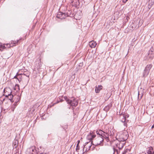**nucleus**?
Returning <instances> with one entry per match:
<instances>
[{
	"label": "nucleus",
	"instance_id": "f257e3e1",
	"mask_svg": "<svg viewBox=\"0 0 154 154\" xmlns=\"http://www.w3.org/2000/svg\"><path fill=\"white\" fill-rule=\"evenodd\" d=\"M128 137V132H120L117 133L116 135V140L119 141L123 142L127 140Z\"/></svg>",
	"mask_w": 154,
	"mask_h": 154
},
{
	"label": "nucleus",
	"instance_id": "f03ea898",
	"mask_svg": "<svg viewBox=\"0 0 154 154\" xmlns=\"http://www.w3.org/2000/svg\"><path fill=\"white\" fill-rule=\"evenodd\" d=\"M64 98L66 100L68 103L71 105L73 108L75 107L78 104V100L77 99L72 98L71 100H69L67 99V97H64Z\"/></svg>",
	"mask_w": 154,
	"mask_h": 154
},
{
	"label": "nucleus",
	"instance_id": "7ed1b4c3",
	"mask_svg": "<svg viewBox=\"0 0 154 154\" xmlns=\"http://www.w3.org/2000/svg\"><path fill=\"white\" fill-rule=\"evenodd\" d=\"M103 141V138L100 136L98 137L94 140H92L91 143H92L93 145L96 146L100 145Z\"/></svg>",
	"mask_w": 154,
	"mask_h": 154
},
{
	"label": "nucleus",
	"instance_id": "20e7f679",
	"mask_svg": "<svg viewBox=\"0 0 154 154\" xmlns=\"http://www.w3.org/2000/svg\"><path fill=\"white\" fill-rule=\"evenodd\" d=\"M154 57V45L152 46L148 51L147 56L148 60H152Z\"/></svg>",
	"mask_w": 154,
	"mask_h": 154
},
{
	"label": "nucleus",
	"instance_id": "39448f33",
	"mask_svg": "<svg viewBox=\"0 0 154 154\" xmlns=\"http://www.w3.org/2000/svg\"><path fill=\"white\" fill-rule=\"evenodd\" d=\"M35 146H32L28 148L26 151L27 154H37Z\"/></svg>",
	"mask_w": 154,
	"mask_h": 154
},
{
	"label": "nucleus",
	"instance_id": "423d86ee",
	"mask_svg": "<svg viewBox=\"0 0 154 154\" xmlns=\"http://www.w3.org/2000/svg\"><path fill=\"white\" fill-rule=\"evenodd\" d=\"M152 66V64L147 65L146 67L143 72V76L146 77L149 74L150 70Z\"/></svg>",
	"mask_w": 154,
	"mask_h": 154
},
{
	"label": "nucleus",
	"instance_id": "0eeeda50",
	"mask_svg": "<svg viewBox=\"0 0 154 154\" xmlns=\"http://www.w3.org/2000/svg\"><path fill=\"white\" fill-rule=\"evenodd\" d=\"M12 93L11 89L9 88H6L4 90V95L7 97Z\"/></svg>",
	"mask_w": 154,
	"mask_h": 154
},
{
	"label": "nucleus",
	"instance_id": "6e6552de",
	"mask_svg": "<svg viewBox=\"0 0 154 154\" xmlns=\"http://www.w3.org/2000/svg\"><path fill=\"white\" fill-rule=\"evenodd\" d=\"M95 137L96 135L94 132L92 131L90 132V134L87 135V139L89 140L90 141L91 140H93V138Z\"/></svg>",
	"mask_w": 154,
	"mask_h": 154
},
{
	"label": "nucleus",
	"instance_id": "1a4fd4ad",
	"mask_svg": "<svg viewBox=\"0 0 154 154\" xmlns=\"http://www.w3.org/2000/svg\"><path fill=\"white\" fill-rule=\"evenodd\" d=\"M144 92V89H143L141 88L138 91V99L140 100L143 95V94Z\"/></svg>",
	"mask_w": 154,
	"mask_h": 154
},
{
	"label": "nucleus",
	"instance_id": "9d476101",
	"mask_svg": "<svg viewBox=\"0 0 154 154\" xmlns=\"http://www.w3.org/2000/svg\"><path fill=\"white\" fill-rule=\"evenodd\" d=\"M11 44L8 43L3 45L1 43H0V51H2V50L6 48L11 47Z\"/></svg>",
	"mask_w": 154,
	"mask_h": 154
},
{
	"label": "nucleus",
	"instance_id": "9b49d317",
	"mask_svg": "<svg viewBox=\"0 0 154 154\" xmlns=\"http://www.w3.org/2000/svg\"><path fill=\"white\" fill-rule=\"evenodd\" d=\"M56 17L57 18L63 19L66 18V15L64 13L61 12H59L58 13Z\"/></svg>",
	"mask_w": 154,
	"mask_h": 154
},
{
	"label": "nucleus",
	"instance_id": "f8f14e48",
	"mask_svg": "<svg viewBox=\"0 0 154 154\" xmlns=\"http://www.w3.org/2000/svg\"><path fill=\"white\" fill-rule=\"evenodd\" d=\"M117 114L120 115V118L121 119V121L122 122H124L125 121V116L123 114V113H121L120 114V112H119L118 114V112L117 113Z\"/></svg>",
	"mask_w": 154,
	"mask_h": 154
},
{
	"label": "nucleus",
	"instance_id": "ddd939ff",
	"mask_svg": "<svg viewBox=\"0 0 154 154\" xmlns=\"http://www.w3.org/2000/svg\"><path fill=\"white\" fill-rule=\"evenodd\" d=\"M85 145L84 149L86 148V151H88L90 149L91 147H92V145H91V143L89 144V143L87 142L85 143Z\"/></svg>",
	"mask_w": 154,
	"mask_h": 154
},
{
	"label": "nucleus",
	"instance_id": "4468645a",
	"mask_svg": "<svg viewBox=\"0 0 154 154\" xmlns=\"http://www.w3.org/2000/svg\"><path fill=\"white\" fill-rule=\"evenodd\" d=\"M22 73L19 74L17 73V75L14 77V78L17 79L19 82H20L21 81L22 79L21 75H22Z\"/></svg>",
	"mask_w": 154,
	"mask_h": 154
},
{
	"label": "nucleus",
	"instance_id": "2eb2a0df",
	"mask_svg": "<svg viewBox=\"0 0 154 154\" xmlns=\"http://www.w3.org/2000/svg\"><path fill=\"white\" fill-rule=\"evenodd\" d=\"M109 134L107 133L104 132L102 135V137H103V139L105 138L107 142H108L109 140L108 138Z\"/></svg>",
	"mask_w": 154,
	"mask_h": 154
},
{
	"label": "nucleus",
	"instance_id": "dca6fc26",
	"mask_svg": "<svg viewBox=\"0 0 154 154\" xmlns=\"http://www.w3.org/2000/svg\"><path fill=\"white\" fill-rule=\"evenodd\" d=\"M96 45H97V44L96 43V42H94L93 41H90L89 42V45H90V46L91 48H94L96 46Z\"/></svg>",
	"mask_w": 154,
	"mask_h": 154
},
{
	"label": "nucleus",
	"instance_id": "f3484780",
	"mask_svg": "<svg viewBox=\"0 0 154 154\" xmlns=\"http://www.w3.org/2000/svg\"><path fill=\"white\" fill-rule=\"evenodd\" d=\"M103 87L101 85H98V86H96L95 91L96 93H98L102 89Z\"/></svg>",
	"mask_w": 154,
	"mask_h": 154
},
{
	"label": "nucleus",
	"instance_id": "a211bd4d",
	"mask_svg": "<svg viewBox=\"0 0 154 154\" xmlns=\"http://www.w3.org/2000/svg\"><path fill=\"white\" fill-rule=\"evenodd\" d=\"M147 154H152L153 149L152 147L150 146L147 149Z\"/></svg>",
	"mask_w": 154,
	"mask_h": 154
},
{
	"label": "nucleus",
	"instance_id": "6ab92c4d",
	"mask_svg": "<svg viewBox=\"0 0 154 154\" xmlns=\"http://www.w3.org/2000/svg\"><path fill=\"white\" fill-rule=\"evenodd\" d=\"M97 134L99 135V136H100L102 137V135L104 134V132L101 131V130H99V131H97L96 132Z\"/></svg>",
	"mask_w": 154,
	"mask_h": 154
},
{
	"label": "nucleus",
	"instance_id": "aec40b11",
	"mask_svg": "<svg viewBox=\"0 0 154 154\" xmlns=\"http://www.w3.org/2000/svg\"><path fill=\"white\" fill-rule=\"evenodd\" d=\"M71 2L73 5H76L79 3L78 0H72Z\"/></svg>",
	"mask_w": 154,
	"mask_h": 154
},
{
	"label": "nucleus",
	"instance_id": "412c9836",
	"mask_svg": "<svg viewBox=\"0 0 154 154\" xmlns=\"http://www.w3.org/2000/svg\"><path fill=\"white\" fill-rule=\"evenodd\" d=\"M111 107V106L110 105H109L106 106L104 108V110L107 112L109 110V109Z\"/></svg>",
	"mask_w": 154,
	"mask_h": 154
},
{
	"label": "nucleus",
	"instance_id": "4be33fe9",
	"mask_svg": "<svg viewBox=\"0 0 154 154\" xmlns=\"http://www.w3.org/2000/svg\"><path fill=\"white\" fill-rule=\"evenodd\" d=\"M22 75H26V76L29 77V72L27 71H24L23 73H22Z\"/></svg>",
	"mask_w": 154,
	"mask_h": 154
},
{
	"label": "nucleus",
	"instance_id": "5701e85b",
	"mask_svg": "<svg viewBox=\"0 0 154 154\" xmlns=\"http://www.w3.org/2000/svg\"><path fill=\"white\" fill-rule=\"evenodd\" d=\"M14 89L17 91H18L20 90L19 86V85L16 84L15 85Z\"/></svg>",
	"mask_w": 154,
	"mask_h": 154
},
{
	"label": "nucleus",
	"instance_id": "b1692460",
	"mask_svg": "<svg viewBox=\"0 0 154 154\" xmlns=\"http://www.w3.org/2000/svg\"><path fill=\"white\" fill-rule=\"evenodd\" d=\"M20 100V97H17V100L14 103V105H13L14 106L16 107V106L17 105V103L19 101V100Z\"/></svg>",
	"mask_w": 154,
	"mask_h": 154
},
{
	"label": "nucleus",
	"instance_id": "393cba45",
	"mask_svg": "<svg viewBox=\"0 0 154 154\" xmlns=\"http://www.w3.org/2000/svg\"><path fill=\"white\" fill-rule=\"evenodd\" d=\"M19 40H17L16 41H11V44H13L14 45H16L18 44V42Z\"/></svg>",
	"mask_w": 154,
	"mask_h": 154
},
{
	"label": "nucleus",
	"instance_id": "a878e982",
	"mask_svg": "<svg viewBox=\"0 0 154 154\" xmlns=\"http://www.w3.org/2000/svg\"><path fill=\"white\" fill-rule=\"evenodd\" d=\"M66 15V17L69 16L71 15V11H69L68 12L64 13Z\"/></svg>",
	"mask_w": 154,
	"mask_h": 154
},
{
	"label": "nucleus",
	"instance_id": "bb28decb",
	"mask_svg": "<svg viewBox=\"0 0 154 154\" xmlns=\"http://www.w3.org/2000/svg\"><path fill=\"white\" fill-rule=\"evenodd\" d=\"M154 0H149V4L151 6V7L154 4Z\"/></svg>",
	"mask_w": 154,
	"mask_h": 154
},
{
	"label": "nucleus",
	"instance_id": "cd10ccee",
	"mask_svg": "<svg viewBox=\"0 0 154 154\" xmlns=\"http://www.w3.org/2000/svg\"><path fill=\"white\" fill-rule=\"evenodd\" d=\"M13 97V95L11 94L8 96L6 97H8L9 99L11 101V100L12 99V98Z\"/></svg>",
	"mask_w": 154,
	"mask_h": 154
},
{
	"label": "nucleus",
	"instance_id": "c85d7f7f",
	"mask_svg": "<svg viewBox=\"0 0 154 154\" xmlns=\"http://www.w3.org/2000/svg\"><path fill=\"white\" fill-rule=\"evenodd\" d=\"M16 107L14 106L13 105L11 107V110H12V111H14V109H15V108Z\"/></svg>",
	"mask_w": 154,
	"mask_h": 154
},
{
	"label": "nucleus",
	"instance_id": "c756f323",
	"mask_svg": "<svg viewBox=\"0 0 154 154\" xmlns=\"http://www.w3.org/2000/svg\"><path fill=\"white\" fill-rule=\"evenodd\" d=\"M113 150H114V152H113V154H114V153L116 151V149H115V148L114 146H113Z\"/></svg>",
	"mask_w": 154,
	"mask_h": 154
},
{
	"label": "nucleus",
	"instance_id": "7c9ffc66",
	"mask_svg": "<svg viewBox=\"0 0 154 154\" xmlns=\"http://www.w3.org/2000/svg\"><path fill=\"white\" fill-rule=\"evenodd\" d=\"M127 149L125 150V151L122 154H126V152H127Z\"/></svg>",
	"mask_w": 154,
	"mask_h": 154
},
{
	"label": "nucleus",
	"instance_id": "2f4dec72",
	"mask_svg": "<svg viewBox=\"0 0 154 154\" xmlns=\"http://www.w3.org/2000/svg\"><path fill=\"white\" fill-rule=\"evenodd\" d=\"M128 0H122V2L124 3H125Z\"/></svg>",
	"mask_w": 154,
	"mask_h": 154
},
{
	"label": "nucleus",
	"instance_id": "473e14b6",
	"mask_svg": "<svg viewBox=\"0 0 154 154\" xmlns=\"http://www.w3.org/2000/svg\"><path fill=\"white\" fill-rule=\"evenodd\" d=\"M79 147H78L77 148L76 147V150L77 151L78 150H79Z\"/></svg>",
	"mask_w": 154,
	"mask_h": 154
},
{
	"label": "nucleus",
	"instance_id": "72a5a7b5",
	"mask_svg": "<svg viewBox=\"0 0 154 154\" xmlns=\"http://www.w3.org/2000/svg\"><path fill=\"white\" fill-rule=\"evenodd\" d=\"M123 147V144H122V146H121V148H120L119 147V149H121Z\"/></svg>",
	"mask_w": 154,
	"mask_h": 154
},
{
	"label": "nucleus",
	"instance_id": "f704fd0d",
	"mask_svg": "<svg viewBox=\"0 0 154 154\" xmlns=\"http://www.w3.org/2000/svg\"><path fill=\"white\" fill-rule=\"evenodd\" d=\"M94 145L93 146H92V148H91V149H92V150H93V149H94Z\"/></svg>",
	"mask_w": 154,
	"mask_h": 154
},
{
	"label": "nucleus",
	"instance_id": "c9c22d12",
	"mask_svg": "<svg viewBox=\"0 0 154 154\" xmlns=\"http://www.w3.org/2000/svg\"><path fill=\"white\" fill-rule=\"evenodd\" d=\"M79 144H78V143L77 144V145H76V147L77 148L78 147H79Z\"/></svg>",
	"mask_w": 154,
	"mask_h": 154
},
{
	"label": "nucleus",
	"instance_id": "e433bc0d",
	"mask_svg": "<svg viewBox=\"0 0 154 154\" xmlns=\"http://www.w3.org/2000/svg\"><path fill=\"white\" fill-rule=\"evenodd\" d=\"M110 143H111V145H112V143H113V141L112 142L111 141Z\"/></svg>",
	"mask_w": 154,
	"mask_h": 154
},
{
	"label": "nucleus",
	"instance_id": "4c0bfd02",
	"mask_svg": "<svg viewBox=\"0 0 154 154\" xmlns=\"http://www.w3.org/2000/svg\"><path fill=\"white\" fill-rule=\"evenodd\" d=\"M79 142H80V141L79 140H78V143L79 144Z\"/></svg>",
	"mask_w": 154,
	"mask_h": 154
},
{
	"label": "nucleus",
	"instance_id": "58836bf2",
	"mask_svg": "<svg viewBox=\"0 0 154 154\" xmlns=\"http://www.w3.org/2000/svg\"><path fill=\"white\" fill-rule=\"evenodd\" d=\"M48 154L46 153H40V154Z\"/></svg>",
	"mask_w": 154,
	"mask_h": 154
},
{
	"label": "nucleus",
	"instance_id": "ea45409f",
	"mask_svg": "<svg viewBox=\"0 0 154 154\" xmlns=\"http://www.w3.org/2000/svg\"><path fill=\"white\" fill-rule=\"evenodd\" d=\"M116 147H118V145H117V144H116Z\"/></svg>",
	"mask_w": 154,
	"mask_h": 154
},
{
	"label": "nucleus",
	"instance_id": "a19ab883",
	"mask_svg": "<svg viewBox=\"0 0 154 154\" xmlns=\"http://www.w3.org/2000/svg\"><path fill=\"white\" fill-rule=\"evenodd\" d=\"M116 152H117V153H118L117 150L116 149Z\"/></svg>",
	"mask_w": 154,
	"mask_h": 154
},
{
	"label": "nucleus",
	"instance_id": "79ce46f5",
	"mask_svg": "<svg viewBox=\"0 0 154 154\" xmlns=\"http://www.w3.org/2000/svg\"><path fill=\"white\" fill-rule=\"evenodd\" d=\"M11 44V47L12 46H11V44ZM15 45H14V46H15ZM13 46V45H12V46Z\"/></svg>",
	"mask_w": 154,
	"mask_h": 154
},
{
	"label": "nucleus",
	"instance_id": "37998d69",
	"mask_svg": "<svg viewBox=\"0 0 154 154\" xmlns=\"http://www.w3.org/2000/svg\"><path fill=\"white\" fill-rule=\"evenodd\" d=\"M124 124L125 126V123H124Z\"/></svg>",
	"mask_w": 154,
	"mask_h": 154
},
{
	"label": "nucleus",
	"instance_id": "c03bdc74",
	"mask_svg": "<svg viewBox=\"0 0 154 154\" xmlns=\"http://www.w3.org/2000/svg\"><path fill=\"white\" fill-rule=\"evenodd\" d=\"M152 154H154V151L153 152Z\"/></svg>",
	"mask_w": 154,
	"mask_h": 154
},
{
	"label": "nucleus",
	"instance_id": "a18cd8bd",
	"mask_svg": "<svg viewBox=\"0 0 154 154\" xmlns=\"http://www.w3.org/2000/svg\"><path fill=\"white\" fill-rule=\"evenodd\" d=\"M6 110V109H4V110Z\"/></svg>",
	"mask_w": 154,
	"mask_h": 154
},
{
	"label": "nucleus",
	"instance_id": "49530a36",
	"mask_svg": "<svg viewBox=\"0 0 154 154\" xmlns=\"http://www.w3.org/2000/svg\"><path fill=\"white\" fill-rule=\"evenodd\" d=\"M120 47H119V50L120 49Z\"/></svg>",
	"mask_w": 154,
	"mask_h": 154
}]
</instances>
